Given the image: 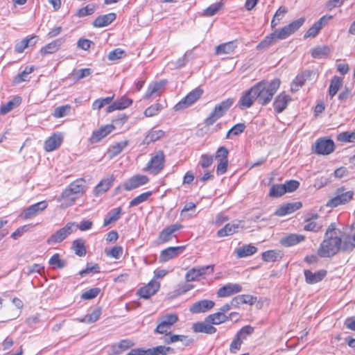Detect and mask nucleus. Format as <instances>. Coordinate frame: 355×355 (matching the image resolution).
Instances as JSON below:
<instances>
[{
	"instance_id": "1",
	"label": "nucleus",
	"mask_w": 355,
	"mask_h": 355,
	"mask_svg": "<svg viewBox=\"0 0 355 355\" xmlns=\"http://www.w3.org/2000/svg\"><path fill=\"white\" fill-rule=\"evenodd\" d=\"M280 83L279 79H274L271 81L262 80L252 87L251 91H254L258 103L266 105L272 99L273 96L279 88Z\"/></svg>"
},
{
	"instance_id": "2",
	"label": "nucleus",
	"mask_w": 355,
	"mask_h": 355,
	"mask_svg": "<svg viewBox=\"0 0 355 355\" xmlns=\"http://www.w3.org/2000/svg\"><path fill=\"white\" fill-rule=\"evenodd\" d=\"M341 239L337 235L336 227L331 224L326 232L325 239L320 244L318 254L321 257H329L336 254L341 246Z\"/></svg>"
},
{
	"instance_id": "3",
	"label": "nucleus",
	"mask_w": 355,
	"mask_h": 355,
	"mask_svg": "<svg viewBox=\"0 0 355 355\" xmlns=\"http://www.w3.org/2000/svg\"><path fill=\"white\" fill-rule=\"evenodd\" d=\"M233 104V100L227 98L216 105L209 115L205 119L206 126L213 125L218 119L222 117Z\"/></svg>"
},
{
	"instance_id": "4",
	"label": "nucleus",
	"mask_w": 355,
	"mask_h": 355,
	"mask_svg": "<svg viewBox=\"0 0 355 355\" xmlns=\"http://www.w3.org/2000/svg\"><path fill=\"white\" fill-rule=\"evenodd\" d=\"M305 18L300 17L296 20H294L289 24L284 26L280 29H276L274 31L278 40H285L291 35L297 31L304 23Z\"/></svg>"
},
{
	"instance_id": "5",
	"label": "nucleus",
	"mask_w": 355,
	"mask_h": 355,
	"mask_svg": "<svg viewBox=\"0 0 355 355\" xmlns=\"http://www.w3.org/2000/svg\"><path fill=\"white\" fill-rule=\"evenodd\" d=\"M353 196V191H346L345 188L340 187L336 190V196L327 202V206L336 207L338 205L346 204L352 199Z\"/></svg>"
},
{
	"instance_id": "6",
	"label": "nucleus",
	"mask_w": 355,
	"mask_h": 355,
	"mask_svg": "<svg viewBox=\"0 0 355 355\" xmlns=\"http://www.w3.org/2000/svg\"><path fill=\"white\" fill-rule=\"evenodd\" d=\"M165 155L164 152L158 150L151 155V158L147 164L146 170L150 173L156 175L163 169Z\"/></svg>"
},
{
	"instance_id": "7",
	"label": "nucleus",
	"mask_w": 355,
	"mask_h": 355,
	"mask_svg": "<svg viewBox=\"0 0 355 355\" xmlns=\"http://www.w3.org/2000/svg\"><path fill=\"white\" fill-rule=\"evenodd\" d=\"M75 226L74 222L68 223L64 227L60 228L48 238L46 240L47 244L52 245L61 243L74 232Z\"/></svg>"
},
{
	"instance_id": "8",
	"label": "nucleus",
	"mask_w": 355,
	"mask_h": 355,
	"mask_svg": "<svg viewBox=\"0 0 355 355\" xmlns=\"http://www.w3.org/2000/svg\"><path fill=\"white\" fill-rule=\"evenodd\" d=\"M229 151L225 146H221L218 148L215 154V159L218 160L216 167V174L221 175L226 173L228 167V157Z\"/></svg>"
},
{
	"instance_id": "9",
	"label": "nucleus",
	"mask_w": 355,
	"mask_h": 355,
	"mask_svg": "<svg viewBox=\"0 0 355 355\" xmlns=\"http://www.w3.org/2000/svg\"><path fill=\"white\" fill-rule=\"evenodd\" d=\"M202 93V89L200 88L193 89L174 106V110L175 111H179L188 107L195 103L200 97Z\"/></svg>"
},
{
	"instance_id": "10",
	"label": "nucleus",
	"mask_w": 355,
	"mask_h": 355,
	"mask_svg": "<svg viewBox=\"0 0 355 355\" xmlns=\"http://www.w3.org/2000/svg\"><path fill=\"white\" fill-rule=\"evenodd\" d=\"M178 320L176 314H167L161 318L160 322L157 324L155 332L157 334H166Z\"/></svg>"
},
{
	"instance_id": "11",
	"label": "nucleus",
	"mask_w": 355,
	"mask_h": 355,
	"mask_svg": "<svg viewBox=\"0 0 355 355\" xmlns=\"http://www.w3.org/2000/svg\"><path fill=\"white\" fill-rule=\"evenodd\" d=\"M315 152L318 155H329L334 150L335 145L330 139L320 138L315 144Z\"/></svg>"
},
{
	"instance_id": "12",
	"label": "nucleus",
	"mask_w": 355,
	"mask_h": 355,
	"mask_svg": "<svg viewBox=\"0 0 355 355\" xmlns=\"http://www.w3.org/2000/svg\"><path fill=\"white\" fill-rule=\"evenodd\" d=\"M47 206L48 204L44 200L37 202L25 209L22 211L21 216L25 220L32 218L41 211H44L47 207Z\"/></svg>"
},
{
	"instance_id": "13",
	"label": "nucleus",
	"mask_w": 355,
	"mask_h": 355,
	"mask_svg": "<svg viewBox=\"0 0 355 355\" xmlns=\"http://www.w3.org/2000/svg\"><path fill=\"white\" fill-rule=\"evenodd\" d=\"M333 18L332 15H324L318 21L315 22L311 27L306 32L304 38L315 37L322 28V27Z\"/></svg>"
},
{
	"instance_id": "14",
	"label": "nucleus",
	"mask_w": 355,
	"mask_h": 355,
	"mask_svg": "<svg viewBox=\"0 0 355 355\" xmlns=\"http://www.w3.org/2000/svg\"><path fill=\"white\" fill-rule=\"evenodd\" d=\"M160 287L159 282L151 280L147 285L140 288L137 294L141 298L148 299L156 293Z\"/></svg>"
},
{
	"instance_id": "15",
	"label": "nucleus",
	"mask_w": 355,
	"mask_h": 355,
	"mask_svg": "<svg viewBox=\"0 0 355 355\" xmlns=\"http://www.w3.org/2000/svg\"><path fill=\"white\" fill-rule=\"evenodd\" d=\"M241 291L242 286L240 284L229 283L218 290L217 296L219 297H226L240 293Z\"/></svg>"
},
{
	"instance_id": "16",
	"label": "nucleus",
	"mask_w": 355,
	"mask_h": 355,
	"mask_svg": "<svg viewBox=\"0 0 355 355\" xmlns=\"http://www.w3.org/2000/svg\"><path fill=\"white\" fill-rule=\"evenodd\" d=\"M214 304L211 300H202L193 304L189 310L193 313H205L211 309Z\"/></svg>"
},
{
	"instance_id": "17",
	"label": "nucleus",
	"mask_w": 355,
	"mask_h": 355,
	"mask_svg": "<svg viewBox=\"0 0 355 355\" xmlns=\"http://www.w3.org/2000/svg\"><path fill=\"white\" fill-rule=\"evenodd\" d=\"M62 141L63 137L61 133H54L45 141L44 150L47 152H51L60 147Z\"/></svg>"
},
{
	"instance_id": "18",
	"label": "nucleus",
	"mask_w": 355,
	"mask_h": 355,
	"mask_svg": "<svg viewBox=\"0 0 355 355\" xmlns=\"http://www.w3.org/2000/svg\"><path fill=\"white\" fill-rule=\"evenodd\" d=\"M291 98L285 93H281L275 98L273 102V107L277 113L282 112L291 102Z\"/></svg>"
},
{
	"instance_id": "19",
	"label": "nucleus",
	"mask_w": 355,
	"mask_h": 355,
	"mask_svg": "<svg viewBox=\"0 0 355 355\" xmlns=\"http://www.w3.org/2000/svg\"><path fill=\"white\" fill-rule=\"evenodd\" d=\"M184 249V246L169 247L161 252L159 261L161 262H166L180 254Z\"/></svg>"
},
{
	"instance_id": "20",
	"label": "nucleus",
	"mask_w": 355,
	"mask_h": 355,
	"mask_svg": "<svg viewBox=\"0 0 355 355\" xmlns=\"http://www.w3.org/2000/svg\"><path fill=\"white\" fill-rule=\"evenodd\" d=\"M79 198V196L67 187L61 193V196L58 198V201L61 202L62 207H67L73 205L76 200Z\"/></svg>"
},
{
	"instance_id": "21",
	"label": "nucleus",
	"mask_w": 355,
	"mask_h": 355,
	"mask_svg": "<svg viewBox=\"0 0 355 355\" xmlns=\"http://www.w3.org/2000/svg\"><path fill=\"white\" fill-rule=\"evenodd\" d=\"M302 206V205L300 202L284 204L276 210L275 214L278 216H284L300 209Z\"/></svg>"
},
{
	"instance_id": "22",
	"label": "nucleus",
	"mask_w": 355,
	"mask_h": 355,
	"mask_svg": "<svg viewBox=\"0 0 355 355\" xmlns=\"http://www.w3.org/2000/svg\"><path fill=\"white\" fill-rule=\"evenodd\" d=\"M306 282L309 284H314L322 281L327 275L325 270H320L315 272H312L309 270L304 271Z\"/></svg>"
},
{
	"instance_id": "23",
	"label": "nucleus",
	"mask_w": 355,
	"mask_h": 355,
	"mask_svg": "<svg viewBox=\"0 0 355 355\" xmlns=\"http://www.w3.org/2000/svg\"><path fill=\"white\" fill-rule=\"evenodd\" d=\"M182 227L181 225L173 224L164 228L159 234L158 239L161 243L169 241L173 238V234Z\"/></svg>"
},
{
	"instance_id": "24",
	"label": "nucleus",
	"mask_w": 355,
	"mask_h": 355,
	"mask_svg": "<svg viewBox=\"0 0 355 355\" xmlns=\"http://www.w3.org/2000/svg\"><path fill=\"white\" fill-rule=\"evenodd\" d=\"M111 132V125H105L101 126L99 129L93 132L92 136L89 139L91 144L99 142Z\"/></svg>"
},
{
	"instance_id": "25",
	"label": "nucleus",
	"mask_w": 355,
	"mask_h": 355,
	"mask_svg": "<svg viewBox=\"0 0 355 355\" xmlns=\"http://www.w3.org/2000/svg\"><path fill=\"white\" fill-rule=\"evenodd\" d=\"M148 181V178L146 175H135L124 184V187L126 190L130 191L146 184Z\"/></svg>"
},
{
	"instance_id": "26",
	"label": "nucleus",
	"mask_w": 355,
	"mask_h": 355,
	"mask_svg": "<svg viewBox=\"0 0 355 355\" xmlns=\"http://www.w3.org/2000/svg\"><path fill=\"white\" fill-rule=\"evenodd\" d=\"M192 329L196 333H204L214 334L216 332V328L212 324L207 322H196L193 324Z\"/></svg>"
},
{
	"instance_id": "27",
	"label": "nucleus",
	"mask_w": 355,
	"mask_h": 355,
	"mask_svg": "<svg viewBox=\"0 0 355 355\" xmlns=\"http://www.w3.org/2000/svg\"><path fill=\"white\" fill-rule=\"evenodd\" d=\"M256 100L254 91H251V88L246 91L241 97L239 101V105L241 109L249 108Z\"/></svg>"
},
{
	"instance_id": "28",
	"label": "nucleus",
	"mask_w": 355,
	"mask_h": 355,
	"mask_svg": "<svg viewBox=\"0 0 355 355\" xmlns=\"http://www.w3.org/2000/svg\"><path fill=\"white\" fill-rule=\"evenodd\" d=\"M64 41L65 40L62 37L53 40V42L49 43L41 49V54L44 55L46 54H51L56 52L64 44Z\"/></svg>"
},
{
	"instance_id": "29",
	"label": "nucleus",
	"mask_w": 355,
	"mask_h": 355,
	"mask_svg": "<svg viewBox=\"0 0 355 355\" xmlns=\"http://www.w3.org/2000/svg\"><path fill=\"white\" fill-rule=\"evenodd\" d=\"M67 188L78 196L80 197L86 191V181L83 178L77 179L71 182Z\"/></svg>"
},
{
	"instance_id": "30",
	"label": "nucleus",
	"mask_w": 355,
	"mask_h": 355,
	"mask_svg": "<svg viewBox=\"0 0 355 355\" xmlns=\"http://www.w3.org/2000/svg\"><path fill=\"white\" fill-rule=\"evenodd\" d=\"M257 298L251 295H239L231 300V304L234 307H238L240 304H248L250 305L256 302Z\"/></svg>"
},
{
	"instance_id": "31",
	"label": "nucleus",
	"mask_w": 355,
	"mask_h": 355,
	"mask_svg": "<svg viewBox=\"0 0 355 355\" xmlns=\"http://www.w3.org/2000/svg\"><path fill=\"white\" fill-rule=\"evenodd\" d=\"M305 239L304 236L301 234H291L284 236L280 240V243L285 247L295 245Z\"/></svg>"
},
{
	"instance_id": "32",
	"label": "nucleus",
	"mask_w": 355,
	"mask_h": 355,
	"mask_svg": "<svg viewBox=\"0 0 355 355\" xmlns=\"http://www.w3.org/2000/svg\"><path fill=\"white\" fill-rule=\"evenodd\" d=\"M318 218V214H315L314 216L311 218L306 219V224L304 226V230L305 231H311L314 232H319L323 227V223L322 221H316L315 220H317Z\"/></svg>"
},
{
	"instance_id": "33",
	"label": "nucleus",
	"mask_w": 355,
	"mask_h": 355,
	"mask_svg": "<svg viewBox=\"0 0 355 355\" xmlns=\"http://www.w3.org/2000/svg\"><path fill=\"white\" fill-rule=\"evenodd\" d=\"M166 85V80H162L150 85L145 94L144 98H150L152 96L163 90Z\"/></svg>"
},
{
	"instance_id": "34",
	"label": "nucleus",
	"mask_w": 355,
	"mask_h": 355,
	"mask_svg": "<svg viewBox=\"0 0 355 355\" xmlns=\"http://www.w3.org/2000/svg\"><path fill=\"white\" fill-rule=\"evenodd\" d=\"M228 320L227 315L223 314L220 311L210 314L205 318V322L211 323L212 324L218 325Z\"/></svg>"
},
{
	"instance_id": "35",
	"label": "nucleus",
	"mask_w": 355,
	"mask_h": 355,
	"mask_svg": "<svg viewBox=\"0 0 355 355\" xmlns=\"http://www.w3.org/2000/svg\"><path fill=\"white\" fill-rule=\"evenodd\" d=\"M239 228V225L238 223H227L225 227L218 230L216 234L218 237L230 236L238 232Z\"/></svg>"
},
{
	"instance_id": "36",
	"label": "nucleus",
	"mask_w": 355,
	"mask_h": 355,
	"mask_svg": "<svg viewBox=\"0 0 355 355\" xmlns=\"http://www.w3.org/2000/svg\"><path fill=\"white\" fill-rule=\"evenodd\" d=\"M278 39L273 31L272 33L266 36L263 40H261L257 46V49L261 51L272 46L277 42Z\"/></svg>"
},
{
	"instance_id": "37",
	"label": "nucleus",
	"mask_w": 355,
	"mask_h": 355,
	"mask_svg": "<svg viewBox=\"0 0 355 355\" xmlns=\"http://www.w3.org/2000/svg\"><path fill=\"white\" fill-rule=\"evenodd\" d=\"M257 250V248L252 245H244L236 249V254L237 257L243 258L254 254Z\"/></svg>"
},
{
	"instance_id": "38",
	"label": "nucleus",
	"mask_w": 355,
	"mask_h": 355,
	"mask_svg": "<svg viewBox=\"0 0 355 355\" xmlns=\"http://www.w3.org/2000/svg\"><path fill=\"white\" fill-rule=\"evenodd\" d=\"M164 136V132L162 130H152L145 137L143 144L148 145L152 142H155L157 140L161 139Z\"/></svg>"
},
{
	"instance_id": "39",
	"label": "nucleus",
	"mask_w": 355,
	"mask_h": 355,
	"mask_svg": "<svg viewBox=\"0 0 355 355\" xmlns=\"http://www.w3.org/2000/svg\"><path fill=\"white\" fill-rule=\"evenodd\" d=\"M342 85L343 79L341 78L338 76H334L332 78L329 87V95L331 99L336 94Z\"/></svg>"
},
{
	"instance_id": "40",
	"label": "nucleus",
	"mask_w": 355,
	"mask_h": 355,
	"mask_svg": "<svg viewBox=\"0 0 355 355\" xmlns=\"http://www.w3.org/2000/svg\"><path fill=\"white\" fill-rule=\"evenodd\" d=\"M236 47L234 42H229L217 46L215 53L216 55L229 54L232 53Z\"/></svg>"
},
{
	"instance_id": "41",
	"label": "nucleus",
	"mask_w": 355,
	"mask_h": 355,
	"mask_svg": "<svg viewBox=\"0 0 355 355\" xmlns=\"http://www.w3.org/2000/svg\"><path fill=\"white\" fill-rule=\"evenodd\" d=\"M133 345V342L130 340H122L117 344L112 345V354H119L130 348Z\"/></svg>"
},
{
	"instance_id": "42",
	"label": "nucleus",
	"mask_w": 355,
	"mask_h": 355,
	"mask_svg": "<svg viewBox=\"0 0 355 355\" xmlns=\"http://www.w3.org/2000/svg\"><path fill=\"white\" fill-rule=\"evenodd\" d=\"M132 103V99L122 96L119 99L112 102V111L116 110H123L128 107Z\"/></svg>"
},
{
	"instance_id": "43",
	"label": "nucleus",
	"mask_w": 355,
	"mask_h": 355,
	"mask_svg": "<svg viewBox=\"0 0 355 355\" xmlns=\"http://www.w3.org/2000/svg\"><path fill=\"white\" fill-rule=\"evenodd\" d=\"M72 249L76 255L79 257L85 256L86 254L85 241L82 239L73 241L72 243Z\"/></svg>"
},
{
	"instance_id": "44",
	"label": "nucleus",
	"mask_w": 355,
	"mask_h": 355,
	"mask_svg": "<svg viewBox=\"0 0 355 355\" xmlns=\"http://www.w3.org/2000/svg\"><path fill=\"white\" fill-rule=\"evenodd\" d=\"M111 187V180L105 179L101 180L94 190V194L96 196L106 192Z\"/></svg>"
},
{
	"instance_id": "45",
	"label": "nucleus",
	"mask_w": 355,
	"mask_h": 355,
	"mask_svg": "<svg viewBox=\"0 0 355 355\" xmlns=\"http://www.w3.org/2000/svg\"><path fill=\"white\" fill-rule=\"evenodd\" d=\"M111 96H107L105 98H99L96 100L92 104L93 110H101L105 105H108L106 108L107 112H111Z\"/></svg>"
},
{
	"instance_id": "46",
	"label": "nucleus",
	"mask_w": 355,
	"mask_h": 355,
	"mask_svg": "<svg viewBox=\"0 0 355 355\" xmlns=\"http://www.w3.org/2000/svg\"><path fill=\"white\" fill-rule=\"evenodd\" d=\"M101 311L98 308H96L92 311L90 313L87 314L80 319V321L85 323H92L97 321L101 315Z\"/></svg>"
},
{
	"instance_id": "47",
	"label": "nucleus",
	"mask_w": 355,
	"mask_h": 355,
	"mask_svg": "<svg viewBox=\"0 0 355 355\" xmlns=\"http://www.w3.org/2000/svg\"><path fill=\"white\" fill-rule=\"evenodd\" d=\"M111 24V13L98 17L92 23L96 28H103Z\"/></svg>"
},
{
	"instance_id": "48",
	"label": "nucleus",
	"mask_w": 355,
	"mask_h": 355,
	"mask_svg": "<svg viewBox=\"0 0 355 355\" xmlns=\"http://www.w3.org/2000/svg\"><path fill=\"white\" fill-rule=\"evenodd\" d=\"M254 327L246 325L242 327L235 335L238 339L243 343V341L254 332Z\"/></svg>"
},
{
	"instance_id": "49",
	"label": "nucleus",
	"mask_w": 355,
	"mask_h": 355,
	"mask_svg": "<svg viewBox=\"0 0 355 355\" xmlns=\"http://www.w3.org/2000/svg\"><path fill=\"white\" fill-rule=\"evenodd\" d=\"M262 259L266 262H275L280 258L279 253L276 250H270L265 251L261 254Z\"/></svg>"
},
{
	"instance_id": "50",
	"label": "nucleus",
	"mask_w": 355,
	"mask_h": 355,
	"mask_svg": "<svg viewBox=\"0 0 355 355\" xmlns=\"http://www.w3.org/2000/svg\"><path fill=\"white\" fill-rule=\"evenodd\" d=\"M223 7L221 3H216L210 5L203 10L202 15L205 17H212L216 15Z\"/></svg>"
},
{
	"instance_id": "51",
	"label": "nucleus",
	"mask_w": 355,
	"mask_h": 355,
	"mask_svg": "<svg viewBox=\"0 0 355 355\" xmlns=\"http://www.w3.org/2000/svg\"><path fill=\"white\" fill-rule=\"evenodd\" d=\"M306 80V75L305 74V73L298 74L292 83L291 89L293 91H297L299 89V87L304 85Z\"/></svg>"
},
{
	"instance_id": "52",
	"label": "nucleus",
	"mask_w": 355,
	"mask_h": 355,
	"mask_svg": "<svg viewBox=\"0 0 355 355\" xmlns=\"http://www.w3.org/2000/svg\"><path fill=\"white\" fill-rule=\"evenodd\" d=\"M163 109V106L160 103H155L146 108L144 111V115L147 117L154 116Z\"/></svg>"
},
{
	"instance_id": "53",
	"label": "nucleus",
	"mask_w": 355,
	"mask_h": 355,
	"mask_svg": "<svg viewBox=\"0 0 355 355\" xmlns=\"http://www.w3.org/2000/svg\"><path fill=\"white\" fill-rule=\"evenodd\" d=\"M152 195L151 191H147L144 192L143 193H141L138 196L133 198L130 202V207H135L137 206L148 200V198Z\"/></svg>"
},
{
	"instance_id": "54",
	"label": "nucleus",
	"mask_w": 355,
	"mask_h": 355,
	"mask_svg": "<svg viewBox=\"0 0 355 355\" xmlns=\"http://www.w3.org/2000/svg\"><path fill=\"white\" fill-rule=\"evenodd\" d=\"M71 110L69 105H65L56 107L53 113V116L55 118H62L67 116Z\"/></svg>"
},
{
	"instance_id": "55",
	"label": "nucleus",
	"mask_w": 355,
	"mask_h": 355,
	"mask_svg": "<svg viewBox=\"0 0 355 355\" xmlns=\"http://www.w3.org/2000/svg\"><path fill=\"white\" fill-rule=\"evenodd\" d=\"M214 158H215V155L214 156V155H209V154H203L200 157V160L199 162V165L202 168H207L210 166H211V164L214 162Z\"/></svg>"
},
{
	"instance_id": "56",
	"label": "nucleus",
	"mask_w": 355,
	"mask_h": 355,
	"mask_svg": "<svg viewBox=\"0 0 355 355\" xmlns=\"http://www.w3.org/2000/svg\"><path fill=\"white\" fill-rule=\"evenodd\" d=\"M128 144L129 141L128 139H124L114 143V144L112 145V156L121 153L123 149L128 146Z\"/></svg>"
},
{
	"instance_id": "57",
	"label": "nucleus",
	"mask_w": 355,
	"mask_h": 355,
	"mask_svg": "<svg viewBox=\"0 0 355 355\" xmlns=\"http://www.w3.org/2000/svg\"><path fill=\"white\" fill-rule=\"evenodd\" d=\"M285 193L286 189L284 184H275L270 188L269 195L272 197H279Z\"/></svg>"
},
{
	"instance_id": "58",
	"label": "nucleus",
	"mask_w": 355,
	"mask_h": 355,
	"mask_svg": "<svg viewBox=\"0 0 355 355\" xmlns=\"http://www.w3.org/2000/svg\"><path fill=\"white\" fill-rule=\"evenodd\" d=\"M33 71V67H26L23 71L19 73L15 78V83H19L23 81H27L29 79V74Z\"/></svg>"
},
{
	"instance_id": "59",
	"label": "nucleus",
	"mask_w": 355,
	"mask_h": 355,
	"mask_svg": "<svg viewBox=\"0 0 355 355\" xmlns=\"http://www.w3.org/2000/svg\"><path fill=\"white\" fill-rule=\"evenodd\" d=\"M329 49L327 46H318L311 51V55L314 58H322L327 55Z\"/></svg>"
},
{
	"instance_id": "60",
	"label": "nucleus",
	"mask_w": 355,
	"mask_h": 355,
	"mask_svg": "<svg viewBox=\"0 0 355 355\" xmlns=\"http://www.w3.org/2000/svg\"><path fill=\"white\" fill-rule=\"evenodd\" d=\"M337 140L340 142H353L355 140L354 132H343L338 135Z\"/></svg>"
},
{
	"instance_id": "61",
	"label": "nucleus",
	"mask_w": 355,
	"mask_h": 355,
	"mask_svg": "<svg viewBox=\"0 0 355 355\" xmlns=\"http://www.w3.org/2000/svg\"><path fill=\"white\" fill-rule=\"evenodd\" d=\"M245 125L243 123H239L234 125L227 133L226 138H230L231 135H239L245 129Z\"/></svg>"
},
{
	"instance_id": "62",
	"label": "nucleus",
	"mask_w": 355,
	"mask_h": 355,
	"mask_svg": "<svg viewBox=\"0 0 355 355\" xmlns=\"http://www.w3.org/2000/svg\"><path fill=\"white\" fill-rule=\"evenodd\" d=\"M49 263L51 266L58 268H62L66 266V261L60 259L58 254H53L49 259Z\"/></svg>"
},
{
	"instance_id": "63",
	"label": "nucleus",
	"mask_w": 355,
	"mask_h": 355,
	"mask_svg": "<svg viewBox=\"0 0 355 355\" xmlns=\"http://www.w3.org/2000/svg\"><path fill=\"white\" fill-rule=\"evenodd\" d=\"M96 10V5L94 3L88 4L85 7L80 8L78 12V15L83 17L87 15H90L94 12Z\"/></svg>"
},
{
	"instance_id": "64",
	"label": "nucleus",
	"mask_w": 355,
	"mask_h": 355,
	"mask_svg": "<svg viewBox=\"0 0 355 355\" xmlns=\"http://www.w3.org/2000/svg\"><path fill=\"white\" fill-rule=\"evenodd\" d=\"M200 277L199 272L198 271V269L196 267H193L189 270L187 271V272L185 275V279L187 282H193L197 280Z\"/></svg>"
}]
</instances>
